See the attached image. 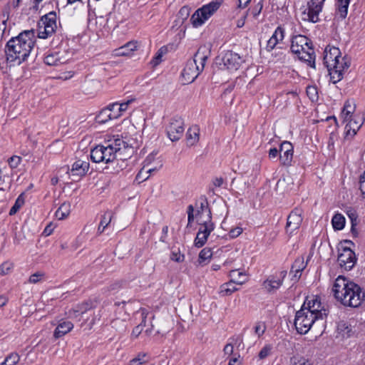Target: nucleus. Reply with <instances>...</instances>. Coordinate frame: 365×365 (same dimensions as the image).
I'll use <instances>...</instances> for the list:
<instances>
[{"label": "nucleus", "mask_w": 365, "mask_h": 365, "mask_svg": "<svg viewBox=\"0 0 365 365\" xmlns=\"http://www.w3.org/2000/svg\"><path fill=\"white\" fill-rule=\"evenodd\" d=\"M348 215H349V217L351 219V232L354 233L355 232L354 225H356L355 222L356 221L357 216L355 214V212L351 211V210L348 212Z\"/></svg>", "instance_id": "nucleus-59"}, {"label": "nucleus", "mask_w": 365, "mask_h": 365, "mask_svg": "<svg viewBox=\"0 0 365 365\" xmlns=\"http://www.w3.org/2000/svg\"><path fill=\"white\" fill-rule=\"evenodd\" d=\"M142 331H143L142 324H139V325L136 326L133 329V331L131 334L132 337L137 338L140 335V334L142 332Z\"/></svg>", "instance_id": "nucleus-64"}, {"label": "nucleus", "mask_w": 365, "mask_h": 365, "mask_svg": "<svg viewBox=\"0 0 365 365\" xmlns=\"http://www.w3.org/2000/svg\"><path fill=\"white\" fill-rule=\"evenodd\" d=\"M364 120L365 118L364 115H354L353 118H350L349 123L345 126V133L346 136L350 134L351 130H352L351 136H354L363 125Z\"/></svg>", "instance_id": "nucleus-22"}, {"label": "nucleus", "mask_w": 365, "mask_h": 365, "mask_svg": "<svg viewBox=\"0 0 365 365\" xmlns=\"http://www.w3.org/2000/svg\"><path fill=\"white\" fill-rule=\"evenodd\" d=\"M10 14V6L9 4L4 6L2 11L0 14V20L3 21V22H7L9 19Z\"/></svg>", "instance_id": "nucleus-51"}, {"label": "nucleus", "mask_w": 365, "mask_h": 365, "mask_svg": "<svg viewBox=\"0 0 365 365\" xmlns=\"http://www.w3.org/2000/svg\"><path fill=\"white\" fill-rule=\"evenodd\" d=\"M302 305H305L306 311L312 313L313 316L319 317V314L322 315L319 318L320 321H324L329 314V310L324 308L321 302L320 297L318 296L307 297Z\"/></svg>", "instance_id": "nucleus-10"}, {"label": "nucleus", "mask_w": 365, "mask_h": 365, "mask_svg": "<svg viewBox=\"0 0 365 365\" xmlns=\"http://www.w3.org/2000/svg\"><path fill=\"white\" fill-rule=\"evenodd\" d=\"M333 228L336 230H341L345 225V217L339 213L335 214L331 220Z\"/></svg>", "instance_id": "nucleus-34"}, {"label": "nucleus", "mask_w": 365, "mask_h": 365, "mask_svg": "<svg viewBox=\"0 0 365 365\" xmlns=\"http://www.w3.org/2000/svg\"><path fill=\"white\" fill-rule=\"evenodd\" d=\"M9 33L7 22H3V21L0 20V41L3 40L5 36L9 35Z\"/></svg>", "instance_id": "nucleus-55"}, {"label": "nucleus", "mask_w": 365, "mask_h": 365, "mask_svg": "<svg viewBox=\"0 0 365 365\" xmlns=\"http://www.w3.org/2000/svg\"><path fill=\"white\" fill-rule=\"evenodd\" d=\"M73 75H74V72L70 71H67V72L60 74V76L58 77V78L66 81V80H68V79L71 78L73 76Z\"/></svg>", "instance_id": "nucleus-63"}, {"label": "nucleus", "mask_w": 365, "mask_h": 365, "mask_svg": "<svg viewBox=\"0 0 365 365\" xmlns=\"http://www.w3.org/2000/svg\"><path fill=\"white\" fill-rule=\"evenodd\" d=\"M113 213L110 211L106 212L101 217L100 224L103 228L108 227L113 218Z\"/></svg>", "instance_id": "nucleus-43"}, {"label": "nucleus", "mask_w": 365, "mask_h": 365, "mask_svg": "<svg viewBox=\"0 0 365 365\" xmlns=\"http://www.w3.org/2000/svg\"><path fill=\"white\" fill-rule=\"evenodd\" d=\"M349 3L350 0H336V19L343 20L346 17Z\"/></svg>", "instance_id": "nucleus-25"}, {"label": "nucleus", "mask_w": 365, "mask_h": 365, "mask_svg": "<svg viewBox=\"0 0 365 365\" xmlns=\"http://www.w3.org/2000/svg\"><path fill=\"white\" fill-rule=\"evenodd\" d=\"M190 11L191 9L189 6H184L180 9L178 12V17L184 21L189 17Z\"/></svg>", "instance_id": "nucleus-45"}, {"label": "nucleus", "mask_w": 365, "mask_h": 365, "mask_svg": "<svg viewBox=\"0 0 365 365\" xmlns=\"http://www.w3.org/2000/svg\"><path fill=\"white\" fill-rule=\"evenodd\" d=\"M277 43H277L276 40H274L273 38H272L270 37L269 39L267 41V46H266L267 51H271L276 47Z\"/></svg>", "instance_id": "nucleus-61"}, {"label": "nucleus", "mask_w": 365, "mask_h": 365, "mask_svg": "<svg viewBox=\"0 0 365 365\" xmlns=\"http://www.w3.org/2000/svg\"><path fill=\"white\" fill-rule=\"evenodd\" d=\"M89 167L88 162L78 160L72 165L71 168H69L68 166H64L61 168V170L68 174L72 181L76 182L87 173Z\"/></svg>", "instance_id": "nucleus-11"}, {"label": "nucleus", "mask_w": 365, "mask_h": 365, "mask_svg": "<svg viewBox=\"0 0 365 365\" xmlns=\"http://www.w3.org/2000/svg\"><path fill=\"white\" fill-rule=\"evenodd\" d=\"M229 340H231L232 341L227 343L225 346V347L223 349V351H224L225 355L230 356V355L233 354V353H234L233 341H235V338H230Z\"/></svg>", "instance_id": "nucleus-54"}, {"label": "nucleus", "mask_w": 365, "mask_h": 365, "mask_svg": "<svg viewBox=\"0 0 365 365\" xmlns=\"http://www.w3.org/2000/svg\"><path fill=\"white\" fill-rule=\"evenodd\" d=\"M71 212V205L69 202H63L56 211L55 215L58 220H63L67 217Z\"/></svg>", "instance_id": "nucleus-29"}, {"label": "nucleus", "mask_w": 365, "mask_h": 365, "mask_svg": "<svg viewBox=\"0 0 365 365\" xmlns=\"http://www.w3.org/2000/svg\"><path fill=\"white\" fill-rule=\"evenodd\" d=\"M231 279L237 284H242L247 281V276L238 270H232L230 272Z\"/></svg>", "instance_id": "nucleus-35"}, {"label": "nucleus", "mask_w": 365, "mask_h": 365, "mask_svg": "<svg viewBox=\"0 0 365 365\" xmlns=\"http://www.w3.org/2000/svg\"><path fill=\"white\" fill-rule=\"evenodd\" d=\"M302 210L299 207H295L289 215L286 225L287 232L292 234L297 230L301 225L302 222Z\"/></svg>", "instance_id": "nucleus-18"}, {"label": "nucleus", "mask_w": 365, "mask_h": 365, "mask_svg": "<svg viewBox=\"0 0 365 365\" xmlns=\"http://www.w3.org/2000/svg\"><path fill=\"white\" fill-rule=\"evenodd\" d=\"M101 145L96 146L91 150V159L93 162L99 163L104 161Z\"/></svg>", "instance_id": "nucleus-30"}, {"label": "nucleus", "mask_w": 365, "mask_h": 365, "mask_svg": "<svg viewBox=\"0 0 365 365\" xmlns=\"http://www.w3.org/2000/svg\"><path fill=\"white\" fill-rule=\"evenodd\" d=\"M20 360V356L16 353L9 354L1 365H16Z\"/></svg>", "instance_id": "nucleus-39"}, {"label": "nucleus", "mask_w": 365, "mask_h": 365, "mask_svg": "<svg viewBox=\"0 0 365 365\" xmlns=\"http://www.w3.org/2000/svg\"><path fill=\"white\" fill-rule=\"evenodd\" d=\"M255 334L258 336H262L267 329L266 324L262 322H257L253 327Z\"/></svg>", "instance_id": "nucleus-41"}, {"label": "nucleus", "mask_w": 365, "mask_h": 365, "mask_svg": "<svg viewBox=\"0 0 365 365\" xmlns=\"http://www.w3.org/2000/svg\"><path fill=\"white\" fill-rule=\"evenodd\" d=\"M356 261L355 253L349 247H343L338 255L337 262L341 267L350 270Z\"/></svg>", "instance_id": "nucleus-17"}, {"label": "nucleus", "mask_w": 365, "mask_h": 365, "mask_svg": "<svg viewBox=\"0 0 365 365\" xmlns=\"http://www.w3.org/2000/svg\"><path fill=\"white\" fill-rule=\"evenodd\" d=\"M354 109L351 108V105L348 103H346L344 106L341 114L344 116L345 120H348L351 116L350 115L352 113Z\"/></svg>", "instance_id": "nucleus-53"}, {"label": "nucleus", "mask_w": 365, "mask_h": 365, "mask_svg": "<svg viewBox=\"0 0 365 365\" xmlns=\"http://www.w3.org/2000/svg\"><path fill=\"white\" fill-rule=\"evenodd\" d=\"M73 327V324L70 321H63L56 327L53 336L55 338H60L68 333Z\"/></svg>", "instance_id": "nucleus-27"}, {"label": "nucleus", "mask_w": 365, "mask_h": 365, "mask_svg": "<svg viewBox=\"0 0 365 365\" xmlns=\"http://www.w3.org/2000/svg\"><path fill=\"white\" fill-rule=\"evenodd\" d=\"M170 259L173 261L177 262H181L184 261L185 256L184 255H182L180 252V250L178 249L173 250L170 255Z\"/></svg>", "instance_id": "nucleus-46"}, {"label": "nucleus", "mask_w": 365, "mask_h": 365, "mask_svg": "<svg viewBox=\"0 0 365 365\" xmlns=\"http://www.w3.org/2000/svg\"><path fill=\"white\" fill-rule=\"evenodd\" d=\"M93 307V303L91 301H88L76 305V307L73 309V311L74 314H78V315H80L86 313L87 311L91 309ZM77 316V314H75V317Z\"/></svg>", "instance_id": "nucleus-32"}, {"label": "nucleus", "mask_w": 365, "mask_h": 365, "mask_svg": "<svg viewBox=\"0 0 365 365\" xmlns=\"http://www.w3.org/2000/svg\"><path fill=\"white\" fill-rule=\"evenodd\" d=\"M200 227L195 239V247L200 248L204 246L212 231L215 228V225L212 221H200Z\"/></svg>", "instance_id": "nucleus-15"}, {"label": "nucleus", "mask_w": 365, "mask_h": 365, "mask_svg": "<svg viewBox=\"0 0 365 365\" xmlns=\"http://www.w3.org/2000/svg\"><path fill=\"white\" fill-rule=\"evenodd\" d=\"M326 0H309L307 2V10L304 14L307 15L304 20H307L312 23H317L319 21V15L322 12L324 1Z\"/></svg>", "instance_id": "nucleus-14"}, {"label": "nucleus", "mask_w": 365, "mask_h": 365, "mask_svg": "<svg viewBox=\"0 0 365 365\" xmlns=\"http://www.w3.org/2000/svg\"><path fill=\"white\" fill-rule=\"evenodd\" d=\"M235 283L232 279L227 283H224L220 286V294L225 296V295H230L234 292L237 290V288L236 287Z\"/></svg>", "instance_id": "nucleus-33"}, {"label": "nucleus", "mask_w": 365, "mask_h": 365, "mask_svg": "<svg viewBox=\"0 0 365 365\" xmlns=\"http://www.w3.org/2000/svg\"><path fill=\"white\" fill-rule=\"evenodd\" d=\"M104 163H113L118 155H120L123 153L127 152L128 155L133 153L134 150L138 147V143L136 139L120 138L118 136H113V139H110L106 142L104 145H101Z\"/></svg>", "instance_id": "nucleus-3"}, {"label": "nucleus", "mask_w": 365, "mask_h": 365, "mask_svg": "<svg viewBox=\"0 0 365 365\" xmlns=\"http://www.w3.org/2000/svg\"><path fill=\"white\" fill-rule=\"evenodd\" d=\"M36 40L34 29L24 30L18 36L12 37L5 46L7 63L14 66L26 61L34 47Z\"/></svg>", "instance_id": "nucleus-1"}, {"label": "nucleus", "mask_w": 365, "mask_h": 365, "mask_svg": "<svg viewBox=\"0 0 365 365\" xmlns=\"http://www.w3.org/2000/svg\"><path fill=\"white\" fill-rule=\"evenodd\" d=\"M332 292L334 297L346 307H358L365 299L361 287L342 276L335 279Z\"/></svg>", "instance_id": "nucleus-2"}, {"label": "nucleus", "mask_w": 365, "mask_h": 365, "mask_svg": "<svg viewBox=\"0 0 365 365\" xmlns=\"http://www.w3.org/2000/svg\"><path fill=\"white\" fill-rule=\"evenodd\" d=\"M108 109L110 110L111 117L113 119H116L120 116V111L118 107V102L113 103L106 106Z\"/></svg>", "instance_id": "nucleus-44"}, {"label": "nucleus", "mask_w": 365, "mask_h": 365, "mask_svg": "<svg viewBox=\"0 0 365 365\" xmlns=\"http://www.w3.org/2000/svg\"><path fill=\"white\" fill-rule=\"evenodd\" d=\"M294 147L290 142L284 141L279 146V161L284 166L291 165L293 158Z\"/></svg>", "instance_id": "nucleus-19"}, {"label": "nucleus", "mask_w": 365, "mask_h": 365, "mask_svg": "<svg viewBox=\"0 0 365 365\" xmlns=\"http://www.w3.org/2000/svg\"><path fill=\"white\" fill-rule=\"evenodd\" d=\"M218 61L217 63H219L221 69L230 71H237L245 61L242 56L232 51H226Z\"/></svg>", "instance_id": "nucleus-9"}, {"label": "nucleus", "mask_w": 365, "mask_h": 365, "mask_svg": "<svg viewBox=\"0 0 365 365\" xmlns=\"http://www.w3.org/2000/svg\"><path fill=\"white\" fill-rule=\"evenodd\" d=\"M210 53V51L206 46H200L196 52V61H200V66H197L195 61H187L182 73L187 81H194L203 71Z\"/></svg>", "instance_id": "nucleus-5"}, {"label": "nucleus", "mask_w": 365, "mask_h": 365, "mask_svg": "<svg viewBox=\"0 0 365 365\" xmlns=\"http://www.w3.org/2000/svg\"><path fill=\"white\" fill-rule=\"evenodd\" d=\"M140 312L142 317V321L140 324H142V328L146 326V318L150 314L149 312L145 308H141L140 309Z\"/></svg>", "instance_id": "nucleus-57"}, {"label": "nucleus", "mask_w": 365, "mask_h": 365, "mask_svg": "<svg viewBox=\"0 0 365 365\" xmlns=\"http://www.w3.org/2000/svg\"><path fill=\"white\" fill-rule=\"evenodd\" d=\"M242 232V229L241 227H237L230 230L229 235L230 237L235 238L238 237Z\"/></svg>", "instance_id": "nucleus-60"}, {"label": "nucleus", "mask_w": 365, "mask_h": 365, "mask_svg": "<svg viewBox=\"0 0 365 365\" xmlns=\"http://www.w3.org/2000/svg\"><path fill=\"white\" fill-rule=\"evenodd\" d=\"M221 1L214 0L209 4L204 5L197 9L190 18V21L193 27L198 28L219 9Z\"/></svg>", "instance_id": "nucleus-7"}, {"label": "nucleus", "mask_w": 365, "mask_h": 365, "mask_svg": "<svg viewBox=\"0 0 365 365\" xmlns=\"http://www.w3.org/2000/svg\"><path fill=\"white\" fill-rule=\"evenodd\" d=\"M287 275V271H281L279 275H270L262 283V287L268 293L276 292L282 285L284 279Z\"/></svg>", "instance_id": "nucleus-16"}, {"label": "nucleus", "mask_w": 365, "mask_h": 365, "mask_svg": "<svg viewBox=\"0 0 365 365\" xmlns=\"http://www.w3.org/2000/svg\"><path fill=\"white\" fill-rule=\"evenodd\" d=\"M135 101L134 98H130L129 100H127L125 102L118 103V110L120 113V116L123 115V113L127 110L128 106L132 103Z\"/></svg>", "instance_id": "nucleus-50"}, {"label": "nucleus", "mask_w": 365, "mask_h": 365, "mask_svg": "<svg viewBox=\"0 0 365 365\" xmlns=\"http://www.w3.org/2000/svg\"><path fill=\"white\" fill-rule=\"evenodd\" d=\"M64 52L52 51L48 53L43 58V62L51 66H57L66 63L69 58L63 55Z\"/></svg>", "instance_id": "nucleus-21"}, {"label": "nucleus", "mask_w": 365, "mask_h": 365, "mask_svg": "<svg viewBox=\"0 0 365 365\" xmlns=\"http://www.w3.org/2000/svg\"><path fill=\"white\" fill-rule=\"evenodd\" d=\"M319 317L313 316L312 313L306 311L305 305H302L301 309L296 312L294 318V327L297 331L300 334H307L314 323L320 322Z\"/></svg>", "instance_id": "nucleus-6"}, {"label": "nucleus", "mask_w": 365, "mask_h": 365, "mask_svg": "<svg viewBox=\"0 0 365 365\" xmlns=\"http://www.w3.org/2000/svg\"><path fill=\"white\" fill-rule=\"evenodd\" d=\"M187 212L188 224H191L194 221V207L192 205H188Z\"/></svg>", "instance_id": "nucleus-58"}, {"label": "nucleus", "mask_w": 365, "mask_h": 365, "mask_svg": "<svg viewBox=\"0 0 365 365\" xmlns=\"http://www.w3.org/2000/svg\"><path fill=\"white\" fill-rule=\"evenodd\" d=\"M195 207L197 208V215H202L204 212H206L207 217L204 221H212V212L205 195H201L199 197L195 202Z\"/></svg>", "instance_id": "nucleus-23"}, {"label": "nucleus", "mask_w": 365, "mask_h": 365, "mask_svg": "<svg viewBox=\"0 0 365 365\" xmlns=\"http://www.w3.org/2000/svg\"><path fill=\"white\" fill-rule=\"evenodd\" d=\"M22 158L18 155H13L9 158L8 160V163L11 168L14 169L19 166V165L21 163Z\"/></svg>", "instance_id": "nucleus-47"}, {"label": "nucleus", "mask_w": 365, "mask_h": 365, "mask_svg": "<svg viewBox=\"0 0 365 365\" xmlns=\"http://www.w3.org/2000/svg\"><path fill=\"white\" fill-rule=\"evenodd\" d=\"M13 269V264L11 262H5L0 266V274L6 275L9 274Z\"/></svg>", "instance_id": "nucleus-49"}, {"label": "nucleus", "mask_w": 365, "mask_h": 365, "mask_svg": "<svg viewBox=\"0 0 365 365\" xmlns=\"http://www.w3.org/2000/svg\"><path fill=\"white\" fill-rule=\"evenodd\" d=\"M307 93L309 98L312 101H317L318 98L317 88L313 86L308 87L307 88Z\"/></svg>", "instance_id": "nucleus-56"}, {"label": "nucleus", "mask_w": 365, "mask_h": 365, "mask_svg": "<svg viewBox=\"0 0 365 365\" xmlns=\"http://www.w3.org/2000/svg\"><path fill=\"white\" fill-rule=\"evenodd\" d=\"M166 52H167V49L164 46L159 48L158 51H157V53H155V55L153 56V59L151 60L150 64L153 67L158 66L162 61L163 56Z\"/></svg>", "instance_id": "nucleus-37"}, {"label": "nucleus", "mask_w": 365, "mask_h": 365, "mask_svg": "<svg viewBox=\"0 0 365 365\" xmlns=\"http://www.w3.org/2000/svg\"><path fill=\"white\" fill-rule=\"evenodd\" d=\"M44 276V274L41 272H37L31 274L29 277V282L32 284H36L41 281Z\"/></svg>", "instance_id": "nucleus-52"}, {"label": "nucleus", "mask_w": 365, "mask_h": 365, "mask_svg": "<svg viewBox=\"0 0 365 365\" xmlns=\"http://www.w3.org/2000/svg\"><path fill=\"white\" fill-rule=\"evenodd\" d=\"M200 128L195 125L191 126L187 131L186 140L187 145L192 146L196 144L199 140Z\"/></svg>", "instance_id": "nucleus-28"}, {"label": "nucleus", "mask_w": 365, "mask_h": 365, "mask_svg": "<svg viewBox=\"0 0 365 365\" xmlns=\"http://www.w3.org/2000/svg\"><path fill=\"white\" fill-rule=\"evenodd\" d=\"M110 110L107 107L103 108L96 117V120L98 123L103 124L107 123L110 120H113L111 117Z\"/></svg>", "instance_id": "nucleus-31"}, {"label": "nucleus", "mask_w": 365, "mask_h": 365, "mask_svg": "<svg viewBox=\"0 0 365 365\" xmlns=\"http://www.w3.org/2000/svg\"><path fill=\"white\" fill-rule=\"evenodd\" d=\"M184 133V122L181 118H173L166 126V133L168 138L173 141H178Z\"/></svg>", "instance_id": "nucleus-12"}, {"label": "nucleus", "mask_w": 365, "mask_h": 365, "mask_svg": "<svg viewBox=\"0 0 365 365\" xmlns=\"http://www.w3.org/2000/svg\"><path fill=\"white\" fill-rule=\"evenodd\" d=\"M138 47V41H131L115 49L113 51V55L115 56H130L133 51H136Z\"/></svg>", "instance_id": "nucleus-24"}, {"label": "nucleus", "mask_w": 365, "mask_h": 365, "mask_svg": "<svg viewBox=\"0 0 365 365\" xmlns=\"http://www.w3.org/2000/svg\"><path fill=\"white\" fill-rule=\"evenodd\" d=\"M279 157V149L278 150L277 148H272L269 150V159H273Z\"/></svg>", "instance_id": "nucleus-62"}, {"label": "nucleus", "mask_w": 365, "mask_h": 365, "mask_svg": "<svg viewBox=\"0 0 365 365\" xmlns=\"http://www.w3.org/2000/svg\"><path fill=\"white\" fill-rule=\"evenodd\" d=\"M349 62H342L327 68L330 80L333 83H336L343 78L344 71L349 67Z\"/></svg>", "instance_id": "nucleus-20"}, {"label": "nucleus", "mask_w": 365, "mask_h": 365, "mask_svg": "<svg viewBox=\"0 0 365 365\" xmlns=\"http://www.w3.org/2000/svg\"><path fill=\"white\" fill-rule=\"evenodd\" d=\"M212 256V251L209 247L203 248L199 254V264H207Z\"/></svg>", "instance_id": "nucleus-36"}, {"label": "nucleus", "mask_w": 365, "mask_h": 365, "mask_svg": "<svg viewBox=\"0 0 365 365\" xmlns=\"http://www.w3.org/2000/svg\"><path fill=\"white\" fill-rule=\"evenodd\" d=\"M307 262H304L303 256L296 258L292 265L291 272H294V277L296 280L299 279L301 277L302 272L306 268Z\"/></svg>", "instance_id": "nucleus-26"}, {"label": "nucleus", "mask_w": 365, "mask_h": 365, "mask_svg": "<svg viewBox=\"0 0 365 365\" xmlns=\"http://www.w3.org/2000/svg\"><path fill=\"white\" fill-rule=\"evenodd\" d=\"M291 365H312L310 360L303 356H293L290 359Z\"/></svg>", "instance_id": "nucleus-40"}, {"label": "nucleus", "mask_w": 365, "mask_h": 365, "mask_svg": "<svg viewBox=\"0 0 365 365\" xmlns=\"http://www.w3.org/2000/svg\"><path fill=\"white\" fill-rule=\"evenodd\" d=\"M291 51L299 60L304 61L312 68H315V53L312 41L301 34L294 35L291 39Z\"/></svg>", "instance_id": "nucleus-4"}, {"label": "nucleus", "mask_w": 365, "mask_h": 365, "mask_svg": "<svg viewBox=\"0 0 365 365\" xmlns=\"http://www.w3.org/2000/svg\"><path fill=\"white\" fill-rule=\"evenodd\" d=\"M284 37V29L281 26H277L274 34L271 36L272 38L276 40L277 43L282 41Z\"/></svg>", "instance_id": "nucleus-42"}, {"label": "nucleus", "mask_w": 365, "mask_h": 365, "mask_svg": "<svg viewBox=\"0 0 365 365\" xmlns=\"http://www.w3.org/2000/svg\"><path fill=\"white\" fill-rule=\"evenodd\" d=\"M24 198L23 194H21L15 201L14 205L11 207L9 210V215H15L19 210L24 205Z\"/></svg>", "instance_id": "nucleus-38"}, {"label": "nucleus", "mask_w": 365, "mask_h": 365, "mask_svg": "<svg viewBox=\"0 0 365 365\" xmlns=\"http://www.w3.org/2000/svg\"><path fill=\"white\" fill-rule=\"evenodd\" d=\"M341 61L348 62L345 57H341L339 48L327 46L324 51V64L325 66L330 68L331 66L341 63Z\"/></svg>", "instance_id": "nucleus-13"}, {"label": "nucleus", "mask_w": 365, "mask_h": 365, "mask_svg": "<svg viewBox=\"0 0 365 365\" xmlns=\"http://www.w3.org/2000/svg\"><path fill=\"white\" fill-rule=\"evenodd\" d=\"M56 13L51 11L41 16L38 22L37 36L39 38H48L56 32Z\"/></svg>", "instance_id": "nucleus-8"}, {"label": "nucleus", "mask_w": 365, "mask_h": 365, "mask_svg": "<svg viewBox=\"0 0 365 365\" xmlns=\"http://www.w3.org/2000/svg\"><path fill=\"white\" fill-rule=\"evenodd\" d=\"M272 349V346L270 344L265 345L259 351L258 356L260 359H264L267 357Z\"/></svg>", "instance_id": "nucleus-48"}]
</instances>
